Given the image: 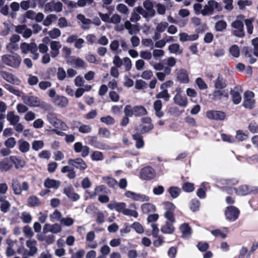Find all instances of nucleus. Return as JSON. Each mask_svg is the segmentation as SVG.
Segmentation results:
<instances>
[{
  "label": "nucleus",
  "mask_w": 258,
  "mask_h": 258,
  "mask_svg": "<svg viewBox=\"0 0 258 258\" xmlns=\"http://www.w3.org/2000/svg\"><path fill=\"white\" fill-rule=\"evenodd\" d=\"M68 163L69 166H63L61 169V172L62 173L68 172L67 176L70 179H74L76 177L75 168L84 172L88 167L86 162L81 158H70L68 160Z\"/></svg>",
  "instance_id": "obj_1"
},
{
  "label": "nucleus",
  "mask_w": 258,
  "mask_h": 258,
  "mask_svg": "<svg viewBox=\"0 0 258 258\" xmlns=\"http://www.w3.org/2000/svg\"><path fill=\"white\" fill-rule=\"evenodd\" d=\"M2 60L6 65L13 68H18L21 62V57L17 53L12 55L5 54L2 56Z\"/></svg>",
  "instance_id": "obj_2"
},
{
  "label": "nucleus",
  "mask_w": 258,
  "mask_h": 258,
  "mask_svg": "<svg viewBox=\"0 0 258 258\" xmlns=\"http://www.w3.org/2000/svg\"><path fill=\"white\" fill-rule=\"evenodd\" d=\"M20 49L22 53L27 54L30 52L33 54L32 59L33 60H37L39 56L38 53V46L35 42H31L27 43L26 42H23L20 45Z\"/></svg>",
  "instance_id": "obj_3"
},
{
  "label": "nucleus",
  "mask_w": 258,
  "mask_h": 258,
  "mask_svg": "<svg viewBox=\"0 0 258 258\" xmlns=\"http://www.w3.org/2000/svg\"><path fill=\"white\" fill-rule=\"evenodd\" d=\"M240 210L233 206H228L224 211V215L226 219L229 222H234L239 217Z\"/></svg>",
  "instance_id": "obj_4"
},
{
  "label": "nucleus",
  "mask_w": 258,
  "mask_h": 258,
  "mask_svg": "<svg viewBox=\"0 0 258 258\" xmlns=\"http://www.w3.org/2000/svg\"><path fill=\"white\" fill-rule=\"evenodd\" d=\"M212 99L215 101H227L229 99L228 89H215L212 93Z\"/></svg>",
  "instance_id": "obj_5"
},
{
  "label": "nucleus",
  "mask_w": 258,
  "mask_h": 258,
  "mask_svg": "<svg viewBox=\"0 0 258 258\" xmlns=\"http://www.w3.org/2000/svg\"><path fill=\"white\" fill-rule=\"evenodd\" d=\"M47 119L48 122L55 128H59L60 130H64V128L67 126L64 122L57 118L55 113H49L47 115Z\"/></svg>",
  "instance_id": "obj_6"
},
{
  "label": "nucleus",
  "mask_w": 258,
  "mask_h": 258,
  "mask_svg": "<svg viewBox=\"0 0 258 258\" xmlns=\"http://www.w3.org/2000/svg\"><path fill=\"white\" fill-rule=\"evenodd\" d=\"M156 176L155 170L151 166H147L141 170L140 177L145 180H151Z\"/></svg>",
  "instance_id": "obj_7"
},
{
  "label": "nucleus",
  "mask_w": 258,
  "mask_h": 258,
  "mask_svg": "<svg viewBox=\"0 0 258 258\" xmlns=\"http://www.w3.org/2000/svg\"><path fill=\"white\" fill-rule=\"evenodd\" d=\"M219 6V4L218 2L214 0L209 1L208 4L204 6V9L201 11V13L203 16L211 15L213 13L214 8L217 9L218 11L221 10V8L220 9H218Z\"/></svg>",
  "instance_id": "obj_8"
},
{
  "label": "nucleus",
  "mask_w": 258,
  "mask_h": 258,
  "mask_svg": "<svg viewBox=\"0 0 258 258\" xmlns=\"http://www.w3.org/2000/svg\"><path fill=\"white\" fill-rule=\"evenodd\" d=\"M226 116L225 112L220 110H208L206 117L211 120H223Z\"/></svg>",
  "instance_id": "obj_9"
},
{
  "label": "nucleus",
  "mask_w": 258,
  "mask_h": 258,
  "mask_svg": "<svg viewBox=\"0 0 258 258\" xmlns=\"http://www.w3.org/2000/svg\"><path fill=\"white\" fill-rule=\"evenodd\" d=\"M254 96V93L252 91H247L244 93V98L242 105L245 108L251 109L253 108L255 100L251 98Z\"/></svg>",
  "instance_id": "obj_10"
},
{
  "label": "nucleus",
  "mask_w": 258,
  "mask_h": 258,
  "mask_svg": "<svg viewBox=\"0 0 258 258\" xmlns=\"http://www.w3.org/2000/svg\"><path fill=\"white\" fill-rule=\"evenodd\" d=\"M124 196L136 201L148 202L150 200L149 197L147 196L141 194H136L130 190L125 191Z\"/></svg>",
  "instance_id": "obj_11"
},
{
  "label": "nucleus",
  "mask_w": 258,
  "mask_h": 258,
  "mask_svg": "<svg viewBox=\"0 0 258 258\" xmlns=\"http://www.w3.org/2000/svg\"><path fill=\"white\" fill-rule=\"evenodd\" d=\"M135 130L137 131V132L132 135V138L133 140L136 141V148L138 149L143 148L145 146L143 136L141 133H139L138 127H135Z\"/></svg>",
  "instance_id": "obj_12"
},
{
  "label": "nucleus",
  "mask_w": 258,
  "mask_h": 258,
  "mask_svg": "<svg viewBox=\"0 0 258 258\" xmlns=\"http://www.w3.org/2000/svg\"><path fill=\"white\" fill-rule=\"evenodd\" d=\"M74 149L76 153H81L82 157H86L88 156L90 152V148L87 146H83L81 142H78L74 145Z\"/></svg>",
  "instance_id": "obj_13"
},
{
  "label": "nucleus",
  "mask_w": 258,
  "mask_h": 258,
  "mask_svg": "<svg viewBox=\"0 0 258 258\" xmlns=\"http://www.w3.org/2000/svg\"><path fill=\"white\" fill-rule=\"evenodd\" d=\"M175 104L179 106L185 107L188 104V100L185 96H182L180 93H176L173 98Z\"/></svg>",
  "instance_id": "obj_14"
},
{
  "label": "nucleus",
  "mask_w": 258,
  "mask_h": 258,
  "mask_svg": "<svg viewBox=\"0 0 258 258\" xmlns=\"http://www.w3.org/2000/svg\"><path fill=\"white\" fill-rule=\"evenodd\" d=\"M63 194L73 202L78 201L80 198V196L74 191V188L71 186L64 188Z\"/></svg>",
  "instance_id": "obj_15"
},
{
  "label": "nucleus",
  "mask_w": 258,
  "mask_h": 258,
  "mask_svg": "<svg viewBox=\"0 0 258 258\" xmlns=\"http://www.w3.org/2000/svg\"><path fill=\"white\" fill-rule=\"evenodd\" d=\"M24 102L30 107H37L40 105V101L37 97L34 96H25L23 97Z\"/></svg>",
  "instance_id": "obj_16"
},
{
  "label": "nucleus",
  "mask_w": 258,
  "mask_h": 258,
  "mask_svg": "<svg viewBox=\"0 0 258 258\" xmlns=\"http://www.w3.org/2000/svg\"><path fill=\"white\" fill-rule=\"evenodd\" d=\"M177 80L180 83H188L189 80L187 70L184 69H181L177 74Z\"/></svg>",
  "instance_id": "obj_17"
},
{
  "label": "nucleus",
  "mask_w": 258,
  "mask_h": 258,
  "mask_svg": "<svg viewBox=\"0 0 258 258\" xmlns=\"http://www.w3.org/2000/svg\"><path fill=\"white\" fill-rule=\"evenodd\" d=\"M227 86L226 80L222 75L219 74L218 77L214 81L215 89H224Z\"/></svg>",
  "instance_id": "obj_18"
},
{
  "label": "nucleus",
  "mask_w": 258,
  "mask_h": 258,
  "mask_svg": "<svg viewBox=\"0 0 258 258\" xmlns=\"http://www.w3.org/2000/svg\"><path fill=\"white\" fill-rule=\"evenodd\" d=\"M60 185V181L57 180L47 178L44 182V186L47 188L57 189Z\"/></svg>",
  "instance_id": "obj_19"
},
{
  "label": "nucleus",
  "mask_w": 258,
  "mask_h": 258,
  "mask_svg": "<svg viewBox=\"0 0 258 258\" xmlns=\"http://www.w3.org/2000/svg\"><path fill=\"white\" fill-rule=\"evenodd\" d=\"M61 45L59 41H52L50 43V55L52 57L55 58L59 53V49Z\"/></svg>",
  "instance_id": "obj_20"
},
{
  "label": "nucleus",
  "mask_w": 258,
  "mask_h": 258,
  "mask_svg": "<svg viewBox=\"0 0 258 258\" xmlns=\"http://www.w3.org/2000/svg\"><path fill=\"white\" fill-rule=\"evenodd\" d=\"M233 189L238 196H244L249 195V186L246 184L241 185L238 188H230L231 191Z\"/></svg>",
  "instance_id": "obj_21"
},
{
  "label": "nucleus",
  "mask_w": 258,
  "mask_h": 258,
  "mask_svg": "<svg viewBox=\"0 0 258 258\" xmlns=\"http://www.w3.org/2000/svg\"><path fill=\"white\" fill-rule=\"evenodd\" d=\"M141 209L144 214H150L156 210V206L151 203H146L142 205Z\"/></svg>",
  "instance_id": "obj_22"
},
{
  "label": "nucleus",
  "mask_w": 258,
  "mask_h": 258,
  "mask_svg": "<svg viewBox=\"0 0 258 258\" xmlns=\"http://www.w3.org/2000/svg\"><path fill=\"white\" fill-rule=\"evenodd\" d=\"M154 109L155 111V115L158 118H161L164 116V112L161 110L162 107V103L161 100L158 99L154 102Z\"/></svg>",
  "instance_id": "obj_23"
},
{
  "label": "nucleus",
  "mask_w": 258,
  "mask_h": 258,
  "mask_svg": "<svg viewBox=\"0 0 258 258\" xmlns=\"http://www.w3.org/2000/svg\"><path fill=\"white\" fill-rule=\"evenodd\" d=\"M55 105L60 107H64L68 104V99L63 96L56 95L52 101Z\"/></svg>",
  "instance_id": "obj_24"
},
{
  "label": "nucleus",
  "mask_w": 258,
  "mask_h": 258,
  "mask_svg": "<svg viewBox=\"0 0 258 258\" xmlns=\"http://www.w3.org/2000/svg\"><path fill=\"white\" fill-rule=\"evenodd\" d=\"M179 229L182 234V237L183 238H188L190 237L191 234V229L188 224L183 223L181 224Z\"/></svg>",
  "instance_id": "obj_25"
},
{
  "label": "nucleus",
  "mask_w": 258,
  "mask_h": 258,
  "mask_svg": "<svg viewBox=\"0 0 258 258\" xmlns=\"http://www.w3.org/2000/svg\"><path fill=\"white\" fill-rule=\"evenodd\" d=\"M13 167V164L10 157L5 158L0 162V170L2 171H7Z\"/></svg>",
  "instance_id": "obj_26"
},
{
  "label": "nucleus",
  "mask_w": 258,
  "mask_h": 258,
  "mask_svg": "<svg viewBox=\"0 0 258 258\" xmlns=\"http://www.w3.org/2000/svg\"><path fill=\"white\" fill-rule=\"evenodd\" d=\"M0 76L6 81L12 84H15L16 80H18L17 78L12 74L5 71H0Z\"/></svg>",
  "instance_id": "obj_27"
},
{
  "label": "nucleus",
  "mask_w": 258,
  "mask_h": 258,
  "mask_svg": "<svg viewBox=\"0 0 258 258\" xmlns=\"http://www.w3.org/2000/svg\"><path fill=\"white\" fill-rule=\"evenodd\" d=\"M10 159L12 162V164L15 165V167L16 169L23 168L25 165V161L22 160L20 157L11 156Z\"/></svg>",
  "instance_id": "obj_28"
},
{
  "label": "nucleus",
  "mask_w": 258,
  "mask_h": 258,
  "mask_svg": "<svg viewBox=\"0 0 258 258\" xmlns=\"http://www.w3.org/2000/svg\"><path fill=\"white\" fill-rule=\"evenodd\" d=\"M134 115L136 117H140L148 114L147 109L143 106L137 105L133 107Z\"/></svg>",
  "instance_id": "obj_29"
},
{
  "label": "nucleus",
  "mask_w": 258,
  "mask_h": 258,
  "mask_svg": "<svg viewBox=\"0 0 258 258\" xmlns=\"http://www.w3.org/2000/svg\"><path fill=\"white\" fill-rule=\"evenodd\" d=\"M7 119L11 125H15L19 122L20 117L18 115H15L14 111H9L7 115Z\"/></svg>",
  "instance_id": "obj_30"
},
{
  "label": "nucleus",
  "mask_w": 258,
  "mask_h": 258,
  "mask_svg": "<svg viewBox=\"0 0 258 258\" xmlns=\"http://www.w3.org/2000/svg\"><path fill=\"white\" fill-rule=\"evenodd\" d=\"M19 145V150L20 152L25 153L28 152L30 150L29 143L23 139L19 140L18 142Z\"/></svg>",
  "instance_id": "obj_31"
},
{
  "label": "nucleus",
  "mask_w": 258,
  "mask_h": 258,
  "mask_svg": "<svg viewBox=\"0 0 258 258\" xmlns=\"http://www.w3.org/2000/svg\"><path fill=\"white\" fill-rule=\"evenodd\" d=\"M173 223L167 221L165 224L161 228L162 233L165 234H172L174 231V227L172 225Z\"/></svg>",
  "instance_id": "obj_32"
},
{
  "label": "nucleus",
  "mask_w": 258,
  "mask_h": 258,
  "mask_svg": "<svg viewBox=\"0 0 258 258\" xmlns=\"http://www.w3.org/2000/svg\"><path fill=\"white\" fill-rule=\"evenodd\" d=\"M12 187L15 195H20L21 194L22 188L21 183L18 180H12Z\"/></svg>",
  "instance_id": "obj_33"
},
{
  "label": "nucleus",
  "mask_w": 258,
  "mask_h": 258,
  "mask_svg": "<svg viewBox=\"0 0 258 258\" xmlns=\"http://www.w3.org/2000/svg\"><path fill=\"white\" fill-rule=\"evenodd\" d=\"M27 203L28 205L31 207H37L41 204L39 198L35 196H30L28 199Z\"/></svg>",
  "instance_id": "obj_34"
},
{
  "label": "nucleus",
  "mask_w": 258,
  "mask_h": 258,
  "mask_svg": "<svg viewBox=\"0 0 258 258\" xmlns=\"http://www.w3.org/2000/svg\"><path fill=\"white\" fill-rule=\"evenodd\" d=\"M230 94L232 96V102L234 104H238L241 101V97L238 91L233 89L230 90Z\"/></svg>",
  "instance_id": "obj_35"
},
{
  "label": "nucleus",
  "mask_w": 258,
  "mask_h": 258,
  "mask_svg": "<svg viewBox=\"0 0 258 258\" xmlns=\"http://www.w3.org/2000/svg\"><path fill=\"white\" fill-rule=\"evenodd\" d=\"M143 6L146 10L148 11L150 16L152 17L154 16L155 11L153 9V5L151 2L149 1H145L143 3Z\"/></svg>",
  "instance_id": "obj_36"
},
{
  "label": "nucleus",
  "mask_w": 258,
  "mask_h": 258,
  "mask_svg": "<svg viewBox=\"0 0 258 258\" xmlns=\"http://www.w3.org/2000/svg\"><path fill=\"white\" fill-rule=\"evenodd\" d=\"M168 192L173 199H175L180 195L181 189L177 186H172L168 189Z\"/></svg>",
  "instance_id": "obj_37"
},
{
  "label": "nucleus",
  "mask_w": 258,
  "mask_h": 258,
  "mask_svg": "<svg viewBox=\"0 0 258 258\" xmlns=\"http://www.w3.org/2000/svg\"><path fill=\"white\" fill-rule=\"evenodd\" d=\"M170 96L168 93L167 89H163V90L156 95V98L157 99L162 98L165 101H169Z\"/></svg>",
  "instance_id": "obj_38"
},
{
  "label": "nucleus",
  "mask_w": 258,
  "mask_h": 258,
  "mask_svg": "<svg viewBox=\"0 0 258 258\" xmlns=\"http://www.w3.org/2000/svg\"><path fill=\"white\" fill-rule=\"evenodd\" d=\"M57 17L55 14H49L46 16V18L43 22V25L45 26H48L51 25L53 21L57 19Z\"/></svg>",
  "instance_id": "obj_39"
},
{
  "label": "nucleus",
  "mask_w": 258,
  "mask_h": 258,
  "mask_svg": "<svg viewBox=\"0 0 258 258\" xmlns=\"http://www.w3.org/2000/svg\"><path fill=\"white\" fill-rule=\"evenodd\" d=\"M182 189L186 192H190L195 189V184L193 183L185 182L182 185Z\"/></svg>",
  "instance_id": "obj_40"
},
{
  "label": "nucleus",
  "mask_w": 258,
  "mask_h": 258,
  "mask_svg": "<svg viewBox=\"0 0 258 258\" xmlns=\"http://www.w3.org/2000/svg\"><path fill=\"white\" fill-rule=\"evenodd\" d=\"M103 180L106 182L108 186L111 188H114V187L117 184V181L112 177L108 176L103 177Z\"/></svg>",
  "instance_id": "obj_41"
},
{
  "label": "nucleus",
  "mask_w": 258,
  "mask_h": 258,
  "mask_svg": "<svg viewBox=\"0 0 258 258\" xmlns=\"http://www.w3.org/2000/svg\"><path fill=\"white\" fill-rule=\"evenodd\" d=\"M180 45L178 43H173L168 46V50L170 53L181 54L182 50L179 51Z\"/></svg>",
  "instance_id": "obj_42"
},
{
  "label": "nucleus",
  "mask_w": 258,
  "mask_h": 258,
  "mask_svg": "<svg viewBox=\"0 0 258 258\" xmlns=\"http://www.w3.org/2000/svg\"><path fill=\"white\" fill-rule=\"evenodd\" d=\"M254 21V18L246 19L244 20L245 24L247 28V33L251 34L253 32V26L252 22Z\"/></svg>",
  "instance_id": "obj_43"
},
{
  "label": "nucleus",
  "mask_w": 258,
  "mask_h": 258,
  "mask_svg": "<svg viewBox=\"0 0 258 258\" xmlns=\"http://www.w3.org/2000/svg\"><path fill=\"white\" fill-rule=\"evenodd\" d=\"M227 27V23L224 20H220L215 24V29L217 31L222 32Z\"/></svg>",
  "instance_id": "obj_44"
},
{
  "label": "nucleus",
  "mask_w": 258,
  "mask_h": 258,
  "mask_svg": "<svg viewBox=\"0 0 258 258\" xmlns=\"http://www.w3.org/2000/svg\"><path fill=\"white\" fill-rule=\"evenodd\" d=\"M230 53L234 57H238L240 55V50L238 46L233 44L229 48Z\"/></svg>",
  "instance_id": "obj_45"
},
{
  "label": "nucleus",
  "mask_w": 258,
  "mask_h": 258,
  "mask_svg": "<svg viewBox=\"0 0 258 258\" xmlns=\"http://www.w3.org/2000/svg\"><path fill=\"white\" fill-rule=\"evenodd\" d=\"M201 186L202 187L198 189L197 191V195L200 199H204L206 197V187H205L204 183H202Z\"/></svg>",
  "instance_id": "obj_46"
},
{
  "label": "nucleus",
  "mask_w": 258,
  "mask_h": 258,
  "mask_svg": "<svg viewBox=\"0 0 258 258\" xmlns=\"http://www.w3.org/2000/svg\"><path fill=\"white\" fill-rule=\"evenodd\" d=\"M44 146V142L42 140H35L32 143V148L35 151H38Z\"/></svg>",
  "instance_id": "obj_47"
},
{
  "label": "nucleus",
  "mask_w": 258,
  "mask_h": 258,
  "mask_svg": "<svg viewBox=\"0 0 258 258\" xmlns=\"http://www.w3.org/2000/svg\"><path fill=\"white\" fill-rule=\"evenodd\" d=\"M92 131V127L89 125L83 124L81 122L79 127V132L82 134L89 133Z\"/></svg>",
  "instance_id": "obj_48"
},
{
  "label": "nucleus",
  "mask_w": 258,
  "mask_h": 258,
  "mask_svg": "<svg viewBox=\"0 0 258 258\" xmlns=\"http://www.w3.org/2000/svg\"><path fill=\"white\" fill-rule=\"evenodd\" d=\"M49 37L52 39H56L61 35V32L58 28H54L48 32Z\"/></svg>",
  "instance_id": "obj_49"
},
{
  "label": "nucleus",
  "mask_w": 258,
  "mask_h": 258,
  "mask_svg": "<svg viewBox=\"0 0 258 258\" xmlns=\"http://www.w3.org/2000/svg\"><path fill=\"white\" fill-rule=\"evenodd\" d=\"M103 158V153L100 151H94L91 155V159L93 161H101Z\"/></svg>",
  "instance_id": "obj_50"
},
{
  "label": "nucleus",
  "mask_w": 258,
  "mask_h": 258,
  "mask_svg": "<svg viewBox=\"0 0 258 258\" xmlns=\"http://www.w3.org/2000/svg\"><path fill=\"white\" fill-rule=\"evenodd\" d=\"M60 223L64 226H70L74 224V220L71 217L62 218L60 220Z\"/></svg>",
  "instance_id": "obj_51"
},
{
  "label": "nucleus",
  "mask_w": 258,
  "mask_h": 258,
  "mask_svg": "<svg viewBox=\"0 0 258 258\" xmlns=\"http://www.w3.org/2000/svg\"><path fill=\"white\" fill-rule=\"evenodd\" d=\"M200 202L197 199H193L191 201L190 209L193 212L198 211L199 210Z\"/></svg>",
  "instance_id": "obj_52"
},
{
  "label": "nucleus",
  "mask_w": 258,
  "mask_h": 258,
  "mask_svg": "<svg viewBox=\"0 0 258 258\" xmlns=\"http://www.w3.org/2000/svg\"><path fill=\"white\" fill-rule=\"evenodd\" d=\"M235 29L233 31V34L234 35L237 37H243L245 35V33L244 31V27H233Z\"/></svg>",
  "instance_id": "obj_53"
},
{
  "label": "nucleus",
  "mask_w": 258,
  "mask_h": 258,
  "mask_svg": "<svg viewBox=\"0 0 258 258\" xmlns=\"http://www.w3.org/2000/svg\"><path fill=\"white\" fill-rule=\"evenodd\" d=\"M4 87L6 89L8 90L13 94L17 96H20V91L19 90L15 89L13 86L8 84H5L4 85Z\"/></svg>",
  "instance_id": "obj_54"
},
{
  "label": "nucleus",
  "mask_w": 258,
  "mask_h": 258,
  "mask_svg": "<svg viewBox=\"0 0 258 258\" xmlns=\"http://www.w3.org/2000/svg\"><path fill=\"white\" fill-rule=\"evenodd\" d=\"M4 87L6 89L8 90L13 94L17 96H20V91L19 90L15 89L13 86L8 84H5L4 85Z\"/></svg>",
  "instance_id": "obj_55"
},
{
  "label": "nucleus",
  "mask_w": 258,
  "mask_h": 258,
  "mask_svg": "<svg viewBox=\"0 0 258 258\" xmlns=\"http://www.w3.org/2000/svg\"><path fill=\"white\" fill-rule=\"evenodd\" d=\"M4 87L6 89L8 90L13 94L17 96H20V91L19 90L15 89L13 86L8 84H5L4 85Z\"/></svg>",
  "instance_id": "obj_56"
},
{
  "label": "nucleus",
  "mask_w": 258,
  "mask_h": 258,
  "mask_svg": "<svg viewBox=\"0 0 258 258\" xmlns=\"http://www.w3.org/2000/svg\"><path fill=\"white\" fill-rule=\"evenodd\" d=\"M198 249L201 252L206 251L209 248V244L208 243L205 242H199L197 245Z\"/></svg>",
  "instance_id": "obj_57"
},
{
  "label": "nucleus",
  "mask_w": 258,
  "mask_h": 258,
  "mask_svg": "<svg viewBox=\"0 0 258 258\" xmlns=\"http://www.w3.org/2000/svg\"><path fill=\"white\" fill-rule=\"evenodd\" d=\"M124 115L129 117L134 116L133 107L130 104H127L124 108Z\"/></svg>",
  "instance_id": "obj_58"
},
{
  "label": "nucleus",
  "mask_w": 258,
  "mask_h": 258,
  "mask_svg": "<svg viewBox=\"0 0 258 258\" xmlns=\"http://www.w3.org/2000/svg\"><path fill=\"white\" fill-rule=\"evenodd\" d=\"M168 26V23L166 22H161L156 26V31L159 33H162L165 31Z\"/></svg>",
  "instance_id": "obj_59"
},
{
  "label": "nucleus",
  "mask_w": 258,
  "mask_h": 258,
  "mask_svg": "<svg viewBox=\"0 0 258 258\" xmlns=\"http://www.w3.org/2000/svg\"><path fill=\"white\" fill-rule=\"evenodd\" d=\"M133 228L138 233L141 234L144 232V228L142 225L138 222H135L131 225Z\"/></svg>",
  "instance_id": "obj_60"
},
{
  "label": "nucleus",
  "mask_w": 258,
  "mask_h": 258,
  "mask_svg": "<svg viewBox=\"0 0 258 258\" xmlns=\"http://www.w3.org/2000/svg\"><path fill=\"white\" fill-rule=\"evenodd\" d=\"M100 121L107 125H112L115 123V120L114 118L110 115L101 117L100 118Z\"/></svg>",
  "instance_id": "obj_61"
},
{
  "label": "nucleus",
  "mask_w": 258,
  "mask_h": 258,
  "mask_svg": "<svg viewBox=\"0 0 258 258\" xmlns=\"http://www.w3.org/2000/svg\"><path fill=\"white\" fill-rule=\"evenodd\" d=\"M235 138L239 141L242 142L247 139L248 135L243 133L242 131L238 130L236 132Z\"/></svg>",
  "instance_id": "obj_62"
},
{
  "label": "nucleus",
  "mask_w": 258,
  "mask_h": 258,
  "mask_svg": "<svg viewBox=\"0 0 258 258\" xmlns=\"http://www.w3.org/2000/svg\"><path fill=\"white\" fill-rule=\"evenodd\" d=\"M16 144V141L14 137H10L5 142V145L8 148H13Z\"/></svg>",
  "instance_id": "obj_63"
},
{
  "label": "nucleus",
  "mask_w": 258,
  "mask_h": 258,
  "mask_svg": "<svg viewBox=\"0 0 258 258\" xmlns=\"http://www.w3.org/2000/svg\"><path fill=\"white\" fill-rule=\"evenodd\" d=\"M10 206L11 204L10 202L8 200H6L1 204V211L3 213H6L9 210Z\"/></svg>",
  "instance_id": "obj_64"
}]
</instances>
